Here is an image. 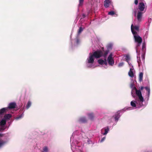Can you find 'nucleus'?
I'll return each instance as SVG.
<instances>
[{
  "mask_svg": "<svg viewBox=\"0 0 152 152\" xmlns=\"http://www.w3.org/2000/svg\"><path fill=\"white\" fill-rule=\"evenodd\" d=\"M110 4V0H105L104 2V6L105 7H108Z\"/></svg>",
  "mask_w": 152,
  "mask_h": 152,
  "instance_id": "nucleus-16",
  "label": "nucleus"
},
{
  "mask_svg": "<svg viewBox=\"0 0 152 152\" xmlns=\"http://www.w3.org/2000/svg\"><path fill=\"white\" fill-rule=\"evenodd\" d=\"M109 15H113L115 13L114 11H111L110 12H109L108 13Z\"/></svg>",
  "mask_w": 152,
  "mask_h": 152,
  "instance_id": "nucleus-31",
  "label": "nucleus"
},
{
  "mask_svg": "<svg viewBox=\"0 0 152 152\" xmlns=\"http://www.w3.org/2000/svg\"><path fill=\"white\" fill-rule=\"evenodd\" d=\"M134 33L132 32V34L134 37L135 42L137 43L136 50L137 53L138 47L141 44L142 41V39L137 34H134Z\"/></svg>",
  "mask_w": 152,
  "mask_h": 152,
  "instance_id": "nucleus-4",
  "label": "nucleus"
},
{
  "mask_svg": "<svg viewBox=\"0 0 152 152\" xmlns=\"http://www.w3.org/2000/svg\"><path fill=\"white\" fill-rule=\"evenodd\" d=\"M131 30L132 33V31L134 34H137V32L139 31V26H133V24H132L131 26Z\"/></svg>",
  "mask_w": 152,
  "mask_h": 152,
  "instance_id": "nucleus-8",
  "label": "nucleus"
},
{
  "mask_svg": "<svg viewBox=\"0 0 152 152\" xmlns=\"http://www.w3.org/2000/svg\"><path fill=\"white\" fill-rule=\"evenodd\" d=\"M31 102L30 101H28L27 103V104L26 106V109H28L31 106Z\"/></svg>",
  "mask_w": 152,
  "mask_h": 152,
  "instance_id": "nucleus-21",
  "label": "nucleus"
},
{
  "mask_svg": "<svg viewBox=\"0 0 152 152\" xmlns=\"http://www.w3.org/2000/svg\"><path fill=\"white\" fill-rule=\"evenodd\" d=\"M109 53V51L108 50H106L104 53V54L102 55L104 58V59H100L98 60V62L99 64L101 65L104 64L105 65H107V62L106 60L107 55Z\"/></svg>",
  "mask_w": 152,
  "mask_h": 152,
  "instance_id": "nucleus-6",
  "label": "nucleus"
},
{
  "mask_svg": "<svg viewBox=\"0 0 152 152\" xmlns=\"http://www.w3.org/2000/svg\"><path fill=\"white\" fill-rule=\"evenodd\" d=\"M130 70L128 72V75L129 77L131 78L134 77L135 78H136L135 75V72L134 70L132 65L129 66Z\"/></svg>",
  "mask_w": 152,
  "mask_h": 152,
  "instance_id": "nucleus-7",
  "label": "nucleus"
},
{
  "mask_svg": "<svg viewBox=\"0 0 152 152\" xmlns=\"http://www.w3.org/2000/svg\"><path fill=\"white\" fill-rule=\"evenodd\" d=\"M88 118L91 119L92 120L94 118V115L92 113H90L88 114Z\"/></svg>",
  "mask_w": 152,
  "mask_h": 152,
  "instance_id": "nucleus-22",
  "label": "nucleus"
},
{
  "mask_svg": "<svg viewBox=\"0 0 152 152\" xmlns=\"http://www.w3.org/2000/svg\"><path fill=\"white\" fill-rule=\"evenodd\" d=\"M132 96L133 97H134V94H133L132 91Z\"/></svg>",
  "mask_w": 152,
  "mask_h": 152,
  "instance_id": "nucleus-37",
  "label": "nucleus"
},
{
  "mask_svg": "<svg viewBox=\"0 0 152 152\" xmlns=\"http://www.w3.org/2000/svg\"><path fill=\"white\" fill-rule=\"evenodd\" d=\"M125 59L126 61L128 63L129 66L132 65L129 62L130 58L129 56L127 55L126 56Z\"/></svg>",
  "mask_w": 152,
  "mask_h": 152,
  "instance_id": "nucleus-17",
  "label": "nucleus"
},
{
  "mask_svg": "<svg viewBox=\"0 0 152 152\" xmlns=\"http://www.w3.org/2000/svg\"><path fill=\"white\" fill-rule=\"evenodd\" d=\"M136 94L138 96V98L135 101H132L130 103L131 106L134 107V109L143 106V103L144 101L140 90H136Z\"/></svg>",
  "mask_w": 152,
  "mask_h": 152,
  "instance_id": "nucleus-2",
  "label": "nucleus"
},
{
  "mask_svg": "<svg viewBox=\"0 0 152 152\" xmlns=\"http://www.w3.org/2000/svg\"><path fill=\"white\" fill-rule=\"evenodd\" d=\"M143 77V73L142 72H140L139 75V80L140 82L142 81V78Z\"/></svg>",
  "mask_w": 152,
  "mask_h": 152,
  "instance_id": "nucleus-20",
  "label": "nucleus"
},
{
  "mask_svg": "<svg viewBox=\"0 0 152 152\" xmlns=\"http://www.w3.org/2000/svg\"><path fill=\"white\" fill-rule=\"evenodd\" d=\"M88 143H90L89 142V141L88 140Z\"/></svg>",
  "mask_w": 152,
  "mask_h": 152,
  "instance_id": "nucleus-40",
  "label": "nucleus"
},
{
  "mask_svg": "<svg viewBox=\"0 0 152 152\" xmlns=\"http://www.w3.org/2000/svg\"><path fill=\"white\" fill-rule=\"evenodd\" d=\"M102 52L100 50H98L94 52L93 54L90 53L89 56L86 60L87 66L88 67H91L93 66V63L94 58H98L102 56Z\"/></svg>",
  "mask_w": 152,
  "mask_h": 152,
  "instance_id": "nucleus-1",
  "label": "nucleus"
},
{
  "mask_svg": "<svg viewBox=\"0 0 152 152\" xmlns=\"http://www.w3.org/2000/svg\"><path fill=\"white\" fill-rule=\"evenodd\" d=\"M124 65V63L123 62H121L119 63L118 65V67H121L122 66Z\"/></svg>",
  "mask_w": 152,
  "mask_h": 152,
  "instance_id": "nucleus-29",
  "label": "nucleus"
},
{
  "mask_svg": "<svg viewBox=\"0 0 152 152\" xmlns=\"http://www.w3.org/2000/svg\"><path fill=\"white\" fill-rule=\"evenodd\" d=\"M77 132V131H76L75 132H74L73 133L72 135V136L70 138V141L71 142V141H72V140H73V139L74 137H73V136L74 135V134H75V132Z\"/></svg>",
  "mask_w": 152,
  "mask_h": 152,
  "instance_id": "nucleus-32",
  "label": "nucleus"
},
{
  "mask_svg": "<svg viewBox=\"0 0 152 152\" xmlns=\"http://www.w3.org/2000/svg\"><path fill=\"white\" fill-rule=\"evenodd\" d=\"M130 87H131V88H134L135 89H136V90H137L136 89V88L135 87H134V84H133V83H132V84H131V85H130Z\"/></svg>",
  "mask_w": 152,
  "mask_h": 152,
  "instance_id": "nucleus-34",
  "label": "nucleus"
},
{
  "mask_svg": "<svg viewBox=\"0 0 152 152\" xmlns=\"http://www.w3.org/2000/svg\"><path fill=\"white\" fill-rule=\"evenodd\" d=\"M145 88L147 91V94L145 96V99L147 100H148L149 99L150 94V88L148 87H144L143 86H141L140 89L141 90H142Z\"/></svg>",
  "mask_w": 152,
  "mask_h": 152,
  "instance_id": "nucleus-9",
  "label": "nucleus"
},
{
  "mask_svg": "<svg viewBox=\"0 0 152 152\" xmlns=\"http://www.w3.org/2000/svg\"><path fill=\"white\" fill-rule=\"evenodd\" d=\"M145 8V6L143 3L141 2L139 3L138 8H137L133 11L134 16L136 18L138 22H141L142 20V15L144 13L143 11Z\"/></svg>",
  "mask_w": 152,
  "mask_h": 152,
  "instance_id": "nucleus-3",
  "label": "nucleus"
},
{
  "mask_svg": "<svg viewBox=\"0 0 152 152\" xmlns=\"http://www.w3.org/2000/svg\"><path fill=\"white\" fill-rule=\"evenodd\" d=\"M144 48V46L143 45V46H142V49H143Z\"/></svg>",
  "mask_w": 152,
  "mask_h": 152,
  "instance_id": "nucleus-39",
  "label": "nucleus"
},
{
  "mask_svg": "<svg viewBox=\"0 0 152 152\" xmlns=\"http://www.w3.org/2000/svg\"><path fill=\"white\" fill-rule=\"evenodd\" d=\"M148 31H146L144 35L143 38L144 39H146L147 38L148 35Z\"/></svg>",
  "mask_w": 152,
  "mask_h": 152,
  "instance_id": "nucleus-24",
  "label": "nucleus"
},
{
  "mask_svg": "<svg viewBox=\"0 0 152 152\" xmlns=\"http://www.w3.org/2000/svg\"><path fill=\"white\" fill-rule=\"evenodd\" d=\"M83 28L82 27H80L78 32V34L79 35L83 30Z\"/></svg>",
  "mask_w": 152,
  "mask_h": 152,
  "instance_id": "nucleus-25",
  "label": "nucleus"
},
{
  "mask_svg": "<svg viewBox=\"0 0 152 152\" xmlns=\"http://www.w3.org/2000/svg\"><path fill=\"white\" fill-rule=\"evenodd\" d=\"M74 145L73 144V143H72L71 144V149L73 151H74Z\"/></svg>",
  "mask_w": 152,
  "mask_h": 152,
  "instance_id": "nucleus-30",
  "label": "nucleus"
},
{
  "mask_svg": "<svg viewBox=\"0 0 152 152\" xmlns=\"http://www.w3.org/2000/svg\"><path fill=\"white\" fill-rule=\"evenodd\" d=\"M109 131V129L108 127L103 128L101 131V133L103 135H106Z\"/></svg>",
  "mask_w": 152,
  "mask_h": 152,
  "instance_id": "nucleus-11",
  "label": "nucleus"
},
{
  "mask_svg": "<svg viewBox=\"0 0 152 152\" xmlns=\"http://www.w3.org/2000/svg\"><path fill=\"white\" fill-rule=\"evenodd\" d=\"M113 54L112 53H110L107 58V61L110 65H113L114 64V61L113 58Z\"/></svg>",
  "mask_w": 152,
  "mask_h": 152,
  "instance_id": "nucleus-10",
  "label": "nucleus"
},
{
  "mask_svg": "<svg viewBox=\"0 0 152 152\" xmlns=\"http://www.w3.org/2000/svg\"><path fill=\"white\" fill-rule=\"evenodd\" d=\"M84 0H79V6H82Z\"/></svg>",
  "mask_w": 152,
  "mask_h": 152,
  "instance_id": "nucleus-27",
  "label": "nucleus"
},
{
  "mask_svg": "<svg viewBox=\"0 0 152 152\" xmlns=\"http://www.w3.org/2000/svg\"><path fill=\"white\" fill-rule=\"evenodd\" d=\"M1 135V134H0V135Z\"/></svg>",
  "mask_w": 152,
  "mask_h": 152,
  "instance_id": "nucleus-42",
  "label": "nucleus"
},
{
  "mask_svg": "<svg viewBox=\"0 0 152 152\" xmlns=\"http://www.w3.org/2000/svg\"><path fill=\"white\" fill-rule=\"evenodd\" d=\"M145 55L144 54L142 55V61L140 59V57L138 58V56H137V61L138 64L139 66H140L141 64V63L142 62H144V60H145Z\"/></svg>",
  "mask_w": 152,
  "mask_h": 152,
  "instance_id": "nucleus-12",
  "label": "nucleus"
},
{
  "mask_svg": "<svg viewBox=\"0 0 152 152\" xmlns=\"http://www.w3.org/2000/svg\"><path fill=\"white\" fill-rule=\"evenodd\" d=\"M121 112V111H118L116 113L115 115L114 118L115 121H117L118 118H120V113Z\"/></svg>",
  "mask_w": 152,
  "mask_h": 152,
  "instance_id": "nucleus-14",
  "label": "nucleus"
},
{
  "mask_svg": "<svg viewBox=\"0 0 152 152\" xmlns=\"http://www.w3.org/2000/svg\"><path fill=\"white\" fill-rule=\"evenodd\" d=\"M16 104L14 102H12L9 104V106L7 107L9 109H12L14 108L15 107Z\"/></svg>",
  "mask_w": 152,
  "mask_h": 152,
  "instance_id": "nucleus-15",
  "label": "nucleus"
},
{
  "mask_svg": "<svg viewBox=\"0 0 152 152\" xmlns=\"http://www.w3.org/2000/svg\"><path fill=\"white\" fill-rule=\"evenodd\" d=\"M2 129H0V131H1Z\"/></svg>",
  "mask_w": 152,
  "mask_h": 152,
  "instance_id": "nucleus-41",
  "label": "nucleus"
},
{
  "mask_svg": "<svg viewBox=\"0 0 152 152\" xmlns=\"http://www.w3.org/2000/svg\"><path fill=\"white\" fill-rule=\"evenodd\" d=\"M86 120L84 117H82L80 118L79 120V121L80 123H85L86 122Z\"/></svg>",
  "mask_w": 152,
  "mask_h": 152,
  "instance_id": "nucleus-19",
  "label": "nucleus"
},
{
  "mask_svg": "<svg viewBox=\"0 0 152 152\" xmlns=\"http://www.w3.org/2000/svg\"><path fill=\"white\" fill-rule=\"evenodd\" d=\"M138 3V0H135L134 1L135 4L136 5Z\"/></svg>",
  "mask_w": 152,
  "mask_h": 152,
  "instance_id": "nucleus-36",
  "label": "nucleus"
},
{
  "mask_svg": "<svg viewBox=\"0 0 152 152\" xmlns=\"http://www.w3.org/2000/svg\"><path fill=\"white\" fill-rule=\"evenodd\" d=\"M6 143V142L2 140H0V148L3 147Z\"/></svg>",
  "mask_w": 152,
  "mask_h": 152,
  "instance_id": "nucleus-18",
  "label": "nucleus"
},
{
  "mask_svg": "<svg viewBox=\"0 0 152 152\" xmlns=\"http://www.w3.org/2000/svg\"><path fill=\"white\" fill-rule=\"evenodd\" d=\"M132 108L131 107H127L125 108L123 110V111H125L126 110H132Z\"/></svg>",
  "mask_w": 152,
  "mask_h": 152,
  "instance_id": "nucleus-23",
  "label": "nucleus"
},
{
  "mask_svg": "<svg viewBox=\"0 0 152 152\" xmlns=\"http://www.w3.org/2000/svg\"><path fill=\"white\" fill-rule=\"evenodd\" d=\"M11 116L12 115L10 114H6L4 115V118H2L1 121H0V125L1 126V128H0V129H3V130L4 129V128H2V127L6 124V120L9 119ZM2 130V129L1 130Z\"/></svg>",
  "mask_w": 152,
  "mask_h": 152,
  "instance_id": "nucleus-5",
  "label": "nucleus"
},
{
  "mask_svg": "<svg viewBox=\"0 0 152 152\" xmlns=\"http://www.w3.org/2000/svg\"><path fill=\"white\" fill-rule=\"evenodd\" d=\"M48 148L47 147H45L43 149L42 152H48Z\"/></svg>",
  "mask_w": 152,
  "mask_h": 152,
  "instance_id": "nucleus-28",
  "label": "nucleus"
},
{
  "mask_svg": "<svg viewBox=\"0 0 152 152\" xmlns=\"http://www.w3.org/2000/svg\"><path fill=\"white\" fill-rule=\"evenodd\" d=\"M23 114L21 115H19V116L16 117L15 119L17 120L20 119L23 117Z\"/></svg>",
  "mask_w": 152,
  "mask_h": 152,
  "instance_id": "nucleus-26",
  "label": "nucleus"
},
{
  "mask_svg": "<svg viewBox=\"0 0 152 152\" xmlns=\"http://www.w3.org/2000/svg\"><path fill=\"white\" fill-rule=\"evenodd\" d=\"M105 137H103L101 139V140H100V142H102L103 141H104V140H105Z\"/></svg>",
  "mask_w": 152,
  "mask_h": 152,
  "instance_id": "nucleus-33",
  "label": "nucleus"
},
{
  "mask_svg": "<svg viewBox=\"0 0 152 152\" xmlns=\"http://www.w3.org/2000/svg\"><path fill=\"white\" fill-rule=\"evenodd\" d=\"M112 46V44H109V45H108L107 46V48L109 49L111 48Z\"/></svg>",
  "mask_w": 152,
  "mask_h": 152,
  "instance_id": "nucleus-35",
  "label": "nucleus"
},
{
  "mask_svg": "<svg viewBox=\"0 0 152 152\" xmlns=\"http://www.w3.org/2000/svg\"><path fill=\"white\" fill-rule=\"evenodd\" d=\"M76 42H77V44H78V42H79V40H78V39H77V40Z\"/></svg>",
  "mask_w": 152,
  "mask_h": 152,
  "instance_id": "nucleus-38",
  "label": "nucleus"
},
{
  "mask_svg": "<svg viewBox=\"0 0 152 152\" xmlns=\"http://www.w3.org/2000/svg\"><path fill=\"white\" fill-rule=\"evenodd\" d=\"M8 108L7 107L3 108L0 110V116L2 115L4 113L8 111Z\"/></svg>",
  "mask_w": 152,
  "mask_h": 152,
  "instance_id": "nucleus-13",
  "label": "nucleus"
}]
</instances>
